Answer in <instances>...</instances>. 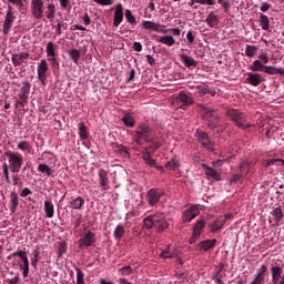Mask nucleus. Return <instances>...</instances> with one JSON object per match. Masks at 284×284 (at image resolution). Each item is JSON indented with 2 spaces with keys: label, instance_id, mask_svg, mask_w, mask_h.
<instances>
[{
  "label": "nucleus",
  "instance_id": "49",
  "mask_svg": "<svg viewBox=\"0 0 284 284\" xmlns=\"http://www.w3.org/2000/svg\"><path fill=\"white\" fill-rule=\"evenodd\" d=\"M69 55L74 63H79V59H81V51L77 49H72L69 51Z\"/></svg>",
  "mask_w": 284,
  "mask_h": 284
},
{
  "label": "nucleus",
  "instance_id": "6",
  "mask_svg": "<svg viewBox=\"0 0 284 284\" xmlns=\"http://www.w3.org/2000/svg\"><path fill=\"white\" fill-rule=\"evenodd\" d=\"M93 243H97V234L92 231H88L78 241L80 250H85L91 247Z\"/></svg>",
  "mask_w": 284,
  "mask_h": 284
},
{
  "label": "nucleus",
  "instance_id": "50",
  "mask_svg": "<svg viewBox=\"0 0 284 284\" xmlns=\"http://www.w3.org/2000/svg\"><path fill=\"white\" fill-rule=\"evenodd\" d=\"M47 57H57V51L54 50V43L52 41L47 43Z\"/></svg>",
  "mask_w": 284,
  "mask_h": 284
},
{
  "label": "nucleus",
  "instance_id": "46",
  "mask_svg": "<svg viewBox=\"0 0 284 284\" xmlns=\"http://www.w3.org/2000/svg\"><path fill=\"white\" fill-rule=\"evenodd\" d=\"M256 52H258V47L256 45H250L247 44L246 48H245V54L247 57H256Z\"/></svg>",
  "mask_w": 284,
  "mask_h": 284
},
{
  "label": "nucleus",
  "instance_id": "42",
  "mask_svg": "<svg viewBox=\"0 0 284 284\" xmlns=\"http://www.w3.org/2000/svg\"><path fill=\"white\" fill-rule=\"evenodd\" d=\"M122 123H124L126 128H134L136 122L134 121V118H132L130 114H124L122 118Z\"/></svg>",
  "mask_w": 284,
  "mask_h": 284
},
{
  "label": "nucleus",
  "instance_id": "30",
  "mask_svg": "<svg viewBox=\"0 0 284 284\" xmlns=\"http://www.w3.org/2000/svg\"><path fill=\"white\" fill-rule=\"evenodd\" d=\"M44 213L47 219H52L54 216V204L51 201L44 202Z\"/></svg>",
  "mask_w": 284,
  "mask_h": 284
},
{
  "label": "nucleus",
  "instance_id": "17",
  "mask_svg": "<svg viewBox=\"0 0 284 284\" xmlns=\"http://www.w3.org/2000/svg\"><path fill=\"white\" fill-rule=\"evenodd\" d=\"M30 58L29 52H21V53H13L11 57V62L13 63L14 68H19L26 59Z\"/></svg>",
  "mask_w": 284,
  "mask_h": 284
},
{
  "label": "nucleus",
  "instance_id": "21",
  "mask_svg": "<svg viewBox=\"0 0 284 284\" xmlns=\"http://www.w3.org/2000/svg\"><path fill=\"white\" fill-rule=\"evenodd\" d=\"M99 182L100 185L102 187V190H109L110 189V179L108 178V171H105L104 169H100L99 173Z\"/></svg>",
  "mask_w": 284,
  "mask_h": 284
},
{
  "label": "nucleus",
  "instance_id": "52",
  "mask_svg": "<svg viewBox=\"0 0 284 284\" xmlns=\"http://www.w3.org/2000/svg\"><path fill=\"white\" fill-rule=\"evenodd\" d=\"M180 165L181 164L179 163V160L172 159L165 164V168L168 170H176V168H179Z\"/></svg>",
  "mask_w": 284,
  "mask_h": 284
},
{
  "label": "nucleus",
  "instance_id": "25",
  "mask_svg": "<svg viewBox=\"0 0 284 284\" xmlns=\"http://www.w3.org/2000/svg\"><path fill=\"white\" fill-rule=\"evenodd\" d=\"M271 274H272V283L278 284V282L281 281V275L283 274V268L281 266H272Z\"/></svg>",
  "mask_w": 284,
  "mask_h": 284
},
{
  "label": "nucleus",
  "instance_id": "44",
  "mask_svg": "<svg viewBox=\"0 0 284 284\" xmlns=\"http://www.w3.org/2000/svg\"><path fill=\"white\" fill-rule=\"evenodd\" d=\"M17 148L21 151V152H30V150H32V145L30 144L29 141H20L17 145Z\"/></svg>",
  "mask_w": 284,
  "mask_h": 284
},
{
  "label": "nucleus",
  "instance_id": "16",
  "mask_svg": "<svg viewBox=\"0 0 284 284\" xmlns=\"http://www.w3.org/2000/svg\"><path fill=\"white\" fill-rule=\"evenodd\" d=\"M122 22H123V4L118 3L115 7L114 14H113L114 28H119V26H121Z\"/></svg>",
  "mask_w": 284,
  "mask_h": 284
},
{
  "label": "nucleus",
  "instance_id": "20",
  "mask_svg": "<svg viewBox=\"0 0 284 284\" xmlns=\"http://www.w3.org/2000/svg\"><path fill=\"white\" fill-rule=\"evenodd\" d=\"M200 252H210V250H214L216 247V239L213 240H204L197 244Z\"/></svg>",
  "mask_w": 284,
  "mask_h": 284
},
{
  "label": "nucleus",
  "instance_id": "53",
  "mask_svg": "<svg viewBox=\"0 0 284 284\" xmlns=\"http://www.w3.org/2000/svg\"><path fill=\"white\" fill-rule=\"evenodd\" d=\"M75 272H77V284H85V281H84L85 275L83 274L82 270L77 267Z\"/></svg>",
  "mask_w": 284,
  "mask_h": 284
},
{
  "label": "nucleus",
  "instance_id": "32",
  "mask_svg": "<svg viewBox=\"0 0 284 284\" xmlns=\"http://www.w3.org/2000/svg\"><path fill=\"white\" fill-rule=\"evenodd\" d=\"M265 68H267V65L261 63V60H255L250 67V70L252 72H265Z\"/></svg>",
  "mask_w": 284,
  "mask_h": 284
},
{
  "label": "nucleus",
  "instance_id": "8",
  "mask_svg": "<svg viewBox=\"0 0 284 284\" xmlns=\"http://www.w3.org/2000/svg\"><path fill=\"white\" fill-rule=\"evenodd\" d=\"M165 195L163 189H151L146 193V200L149 205H156L161 201V197Z\"/></svg>",
  "mask_w": 284,
  "mask_h": 284
},
{
  "label": "nucleus",
  "instance_id": "41",
  "mask_svg": "<svg viewBox=\"0 0 284 284\" xmlns=\"http://www.w3.org/2000/svg\"><path fill=\"white\" fill-rule=\"evenodd\" d=\"M85 203V200L83 197L78 196L71 202L72 210H81Z\"/></svg>",
  "mask_w": 284,
  "mask_h": 284
},
{
  "label": "nucleus",
  "instance_id": "3",
  "mask_svg": "<svg viewBox=\"0 0 284 284\" xmlns=\"http://www.w3.org/2000/svg\"><path fill=\"white\" fill-rule=\"evenodd\" d=\"M152 129L149 123L142 122L135 129V143L136 145H143L145 141H152Z\"/></svg>",
  "mask_w": 284,
  "mask_h": 284
},
{
  "label": "nucleus",
  "instance_id": "34",
  "mask_svg": "<svg viewBox=\"0 0 284 284\" xmlns=\"http://www.w3.org/2000/svg\"><path fill=\"white\" fill-rule=\"evenodd\" d=\"M159 43H163V45H169L172 48L176 43V40L172 36H163L159 39Z\"/></svg>",
  "mask_w": 284,
  "mask_h": 284
},
{
  "label": "nucleus",
  "instance_id": "23",
  "mask_svg": "<svg viewBox=\"0 0 284 284\" xmlns=\"http://www.w3.org/2000/svg\"><path fill=\"white\" fill-rule=\"evenodd\" d=\"M205 23L207 24L209 28H217L220 20H219V14L216 12L211 11L205 19Z\"/></svg>",
  "mask_w": 284,
  "mask_h": 284
},
{
  "label": "nucleus",
  "instance_id": "35",
  "mask_svg": "<svg viewBox=\"0 0 284 284\" xmlns=\"http://www.w3.org/2000/svg\"><path fill=\"white\" fill-rule=\"evenodd\" d=\"M38 172H41V174H47V176H52L54 174V170L50 168L48 164L40 163L38 165Z\"/></svg>",
  "mask_w": 284,
  "mask_h": 284
},
{
  "label": "nucleus",
  "instance_id": "33",
  "mask_svg": "<svg viewBox=\"0 0 284 284\" xmlns=\"http://www.w3.org/2000/svg\"><path fill=\"white\" fill-rule=\"evenodd\" d=\"M219 123H221L220 114L214 115L209 121H206V125H207V128H210V130H216V128H219Z\"/></svg>",
  "mask_w": 284,
  "mask_h": 284
},
{
  "label": "nucleus",
  "instance_id": "5",
  "mask_svg": "<svg viewBox=\"0 0 284 284\" xmlns=\"http://www.w3.org/2000/svg\"><path fill=\"white\" fill-rule=\"evenodd\" d=\"M195 136L204 150H207V152H214V142L205 131L196 130Z\"/></svg>",
  "mask_w": 284,
  "mask_h": 284
},
{
  "label": "nucleus",
  "instance_id": "11",
  "mask_svg": "<svg viewBox=\"0 0 284 284\" xmlns=\"http://www.w3.org/2000/svg\"><path fill=\"white\" fill-rule=\"evenodd\" d=\"M43 0H31V13L34 19H43Z\"/></svg>",
  "mask_w": 284,
  "mask_h": 284
},
{
  "label": "nucleus",
  "instance_id": "54",
  "mask_svg": "<svg viewBox=\"0 0 284 284\" xmlns=\"http://www.w3.org/2000/svg\"><path fill=\"white\" fill-rule=\"evenodd\" d=\"M68 252V244L65 242H61L58 250L59 257L63 256Z\"/></svg>",
  "mask_w": 284,
  "mask_h": 284
},
{
  "label": "nucleus",
  "instance_id": "27",
  "mask_svg": "<svg viewBox=\"0 0 284 284\" xmlns=\"http://www.w3.org/2000/svg\"><path fill=\"white\" fill-rule=\"evenodd\" d=\"M180 59L185 68H196V60L186 54H180Z\"/></svg>",
  "mask_w": 284,
  "mask_h": 284
},
{
  "label": "nucleus",
  "instance_id": "60",
  "mask_svg": "<svg viewBox=\"0 0 284 284\" xmlns=\"http://www.w3.org/2000/svg\"><path fill=\"white\" fill-rule=\"evenodd\" d=\"M243 176H245L243 173H235L231 178V183H237V181H241Z\"/></svg>",
  "mask_w": 284,
  "mask_h": 284
},
{
  "label": "nucleus",
  "instance_id": "40",
  "mask_svg": "<svg viewBox=\"0 0 284 284\" xmlns=\"http://www.w3.org/2000/svg\"><path fill=\"white\" fill-rule=\"evenodd\" d=\"M79 135L82 141L88 140V126H85V123L80 122L79 125Z\"/></svg>",
  "mask_w": 284,
  "mask_h": 284
},
{
  "label": "nucleus",
  "instance_id": "37",
  "mask_svg": "<svg viewBox=\"0 0 284 284\" xmlns=\"http://www.w3.org/2000/svg\"><path fill=\"white\" fill-rule=\"evenodd\" d=\"M258 23L262 30H270V18L267 16L261 13Z\"/></svg>",
  "mask_w": 284,
  "mask_h": 284
},
{
  "label": "nucleus",
  "instance_id": "13",
  "mask_svg": "<svg viewBox=\"0 0 284 284\" xmlns=\"http://www.w3.org/2000/svg\"><path fill=\"white\" fill-rule=\"evenodd\" d=\"M265 274H267V265L263 264L260 268H257L256 273L254 274V278L250 284H264Z\"/></svg>",
  "mask_w": 284,
  "mask_h": 284
},
{
  "label": "nucleus",
  "instance_id": "58",
  "mask_svg": "<svg viewBox=\"0 0 284 284\" xmlns=\"http://www.w3.org/2000/svg\"><path fill=\"white\" fill-rule=\"evenodd\" d=\"M196 3H200V6H215L216 0H196Z\"/></svg>",
  "mask_w": 284,
  "mask_h": 284
},
{
  "label": "nucleus",
  "instance_id": "55",
  "mask_svg": "<svg viewBox=\"0 0 284 284\" xmlns=\"http://www.w3.org/2000/svg\"><path fill=\"white\" fill-rule=\"evenodd\" d=\"M121 276H130L132 274V266L128 265L119 270Z\"/></svg>",
  "mask_w": 284,
  "mask_h": 284
},
{
  "label": "nucleus",
  "instance_id": "36",
  "mask_svg": "<svg viewBox=\"0 0 284 284\" xmlns=\"http://www.w3.org/2000/svg\"><path fill=\"white\" fill-rule=\"evenodd\" d=\"M125 234V227L123 225H118L113 231V236L115 241H121Z\"/></svg>",
  "mask_w": 284,
  "mask_h": 284
},
{
  "label": "nucleus",
  "instance_id": "7",
  "mask_svg": "<svg viewBox=\"0 0 284 284\" xmlns=\"http://www.w3.org/2000/svg\"><path fill=\"white\" fill-rule=\"evenodd\" d=\"M14 9L11 4H8L7 14L3 22V34H10V29L12 28V23H14Z\"/></svg>",
  "mask_w": 284,
  "mask_h": 284
},
{
  "label": "nucleus",
  "instance_id": "47",
  "mask_svg": "<svg viewBox=\"0 0 284 284\" xmlns=\"http://www.w3.org/2000/svg\"><path fill=\"white\" fill-rule=\"evenodd\" d=\"M2 174L4 176V181L8 185H10V168L8 166V163H3L2 165Z\"/></svg>",
  "mask_w": 284,
  "mask_h": 284
},
{
  "label": "nucleus",
  "instance_id": "59",
  "mask_svg": "<svg viewBox=\"0 0 284 284\" xmlns=\"http://www.w3.org/2000/svg\"><path fill=\"white\" fill-rule=\"evenodd\" d=\"M30 194H32V190H30V187H24L22 189V191L20 192V196L22 199H26V196H30Z\"/></svg>",
  "mask_w": 284,
  "mask_h": 284
},
{
  "label": "nucleus",
  "instance_id": "56",
  "mask_svg": "<svg viewBox=\"0 0 284 284\" xmlns=\"http://www.w3.org/2000/svg\"><path fill=\"white\" fill-rule=\"evenodd\" d=\"M162 258H174V253L170 248H165L161 252Z\"/></svg>",
  "mask_w": 284,
  "mask_h": 284
},
{
  "label": "nucleus",
  "instance_id": "2",
  "mask_svg": "<svg viewBox=\"0 0 284 284\" xmlns=\"http://www.w3.org/2000/svg\"><path fill=\"white\" fill-rule=\"evenodd\" d=\"M4 156L8 159V166L12 174H19L23 168V155L19 152L7 151Z\"/></svg>",
  "mask_w": 284,
  "mask_h": 284
},
{
  "label": "nucleus",
  "instance_id": "15",
  "mask_svg": "<svg viewBox=\"0 0 284 284\" xmlns=\"http://www.w3.org/2000/svg\"><path fill=\"white\" fill-rule=\"evenodd\" d=\"M142 28H144V30H153V32H162L164 34L168 32L166 30H163L165 26L152 21H143Z\"/></svg>",
  "mask_w": 284,
  "mask_h": 284
},
{
  "label": "nucleus",
  "instance_id": "12",
  "mask_svg": "<svg viewBox=\"0 0 284 284\" xmlns=\"http://www.w3.org/2000/svg\"><path fill=\"white\" fill-rule=\"evenodd\" d=\"M201 214L199 207L192 205L190 209H186L182 215V223H191L196 219V215Z\"/></svg>",
  "mask_w": 284,
  "mask_h": 284
},
{
  "label": "nucleus",
  "instance_id": "48",
  "mask_svg": "<svg viewBox=\"0 0 284 284\" xmlns=\"http://www.w3.org/2000/svg\"><path fill=\"white\" fill-rule=\"evenodd\" d=\"M115 152L124 156L125 159H130V152H128V149L123 144H118Z\"/></svg>",
  "mask_w": 284,
  "mask_h": 284
},
{
  "label": "nucleus",
  "instance_id": "29",
  "mask_svg": "<svg viewBox=\"0 0 284 284\" xmlns=\"http://www.w3.org/2000/svg\"><path fill=\"white\" fill-rule=\"evenodd\" d=\"M272 216H274L276 223H281L283 220V210H281V205L275 204L273 206V211L271 212Z\"/></svg>",
  "mask_w": 284,
  "mask_h": 284
},
{
  "label": "nucleus",
  "instance_id": "26",
  "mask_svg": "<svg viewBox=\"0 0 284 284\" xmlns=\"http://www.w3.org/2000/svg\"><path fill=\"white\" fill-rule=\"evenodd\" d=\"M178 103H182V106H185V105H192V103H194V101L186 93L180 92L178 95Z\"/></svg>",
  "mask_w": 284,
  "mask_h": 284
},
{
  "label": "nucleus",
  "instance_id": "57",
  "mask_svg": "<svg viewBox=\"0 0 284 284\" xmlns=\"http://www.w3.org/2000/svg\"><path fill=\"white\" fill-rule=\"evenodd\" d=\"M150 165V168H155V170H163V166L156 165V160L149 158V160L145 161Z\"/></svg>",
  "mask_w": 284,
  "mask_h": 284
},
{
  "label": "nucleus",
  "instance_id": "1",
  "mask_svg": "<svg viewBox=\"0 0 284 284\" xmlns=\"http://www.w3.org/2000/svg\"><path fill=\"white\" fill-rule=\"evenodd\" d=\"M143 223L146 230H152V227H154L155 232L160 234L162 232H165V230L170 227V220H168L165 217V214L163 213H155L152 215H148L146 217H144Z\"/></svg>",
  "mask_w": 284,
  "mask_h": 284
},
{
  "label": "nucleus",
  "instance_id": "63",
  "mask_svg": "<svg viewBox=\"0 0 284 284\" xmlns=\"http://www.w3.org/2000/svg\"><path fill=\"white\" fill-rule=\"evenodd\" d=\"M258 59L263 65H265L266 63H270V58L267 57V54H260Z\"/></svg>",
  "mask_w": 284,
  "mask_h": 284
},
{
  "label": "nucleus",
  "instance_id": "51",
  "mask_svg": "<svg viewBox=\"0 0 284 284\" xmlns=\"http://www.w3.org/2000/svg\"><path fill=\"white\" fill-rule=\"evenodd\" d=\"M210 227L212 233L223 230V225L219 219L215 220L212 224H210Z\"/></svg>",
  "mask_w": 284,
  "mask_h": 284
},
{
  "label": "nucleus",
  "instance_id": "4",
  "mask_svg": "<svg viewBox=\"0 0 284 284\" xmlns=\"http://www.w3.org/2000/svg\"><path fill=\"white\" fill-rule=\"evenodd\" d=\"M226 116H229V119L233 121V123L237 128H240V130H247V128L252 126V124L247 122V118H245V113L236 109H229L226 111Z\"/></svg>",
  "mask_w": 284,
  "mask_h": 284
},
{
  "label": "nucleus",
  "instance_id": "19",
  "mask_svg": "<svg viewBox=\"0 0 284 284\" xmlns=\"http://www.w3.org/2000/svg\"><path fill=\"white\" fill-rule=\"evenodd\" d=\"M30 88H32V84L27 81L20 89L18 97L21 101H23V103H28V98L30 97Z\"/></svg>",
  "mask_w": 284,
  "mask_h": 284
},
{
  "label": "nucleus",
  "instance_id": "45",
  "mask_svg": "<svg viewBox=\"0 0 284 284\" xmlns=\"http://www.w3.org/2000/svg\"><path fill=\"white\" fill-rule=\"evenodd\" d=\"M124 16H125L128 23H131V26H136V17H134V14H132V10L126 9Z\"/></svg>",
  "mask_w": 284,
  "mask_h": 284
},
{
  "label": "nucleus",
  "instance_id": "38",
  "mask_svg": "<svg viewBox=\"0 0 284 284\" xmlns=\"http://www.w3.org/2000/svg\"><path fill=\"white\" fill-rule=\"evenodd\" d=\"M272 165H284V160H282V159H271V160H265L263 162L264 168H272Z\"/></svg>",
  "mask_w": 284,
  "mask_h": 284
},
{
  "label": "nucleus",
  "instance_id": "24",
  "mask_svg": "<svg viewBox=\"0 0 284 284\" xmlns=\"http://www.w3.org/2000/svg\"><path fill=\"white\" fill-rule=\"evenodd\" d=\"M18 207H19V194H17V192L12 191L10 193V201H9L10 213L14 214V212H17Z\"/></svg>",
  "mask_w": 284,
  "mask_h": 284
},
{
  "label": "nucleus",
  "instance_id": "39",
  "mask_svg": "<svg viewBox=\"0 0 284 284\" xmlns=\"http://www.w3.org/2000/svg\"><path fill=\"white\" fill-rule=\"evenodd\" d=\"M266 74H271V75H274V74H284V68H276V67H268L266 65L265 68V71H264Z\"/></svg>",
  "mask_w": 284,
  "mask_h": 284
},
{
  "label": "nucleus",
  "instance_id": "31",
  "mask_svg": "<svg viewBox=\"0 0 284 284\" xmlns=\"http://www.w3.org/2000/svg\"><path fill=\"white\" fill-rule=\"evenodd\" d=\"M57 14V7L54 3H49L45 11V17L49 21H54V17Z\"/></svg>",
  "mask_w": 284,
  "mask_h": 284
},
{
  "label": "nucleus",
  "instance_id": "9",
  "mask_svg": "<svg viewBox=\"0 0 284 284\" xmlns=\"http://www.w3.org/2000/svg\"><path fill=\"white\" fill-rule=\"evenodd\" d=\"M204 229H205V220H203V219L197 220L193 227L192 236L190 239L191 245H194V243H196V241H199V239H201V234Z\"/></svg>",
  "mask_w": 284,
  "mask_h": 284
},
{
  "label": "nucleus",
  "instance_id": "28",
  "mask_svg": "<svg viewBox=\"0 0 284 284\" xmlns=\"http://www.w3.org/2000/svg\"><path fill=\"white\" fill-rule=\"evenodd\" d=\"M239 168L241 174H248L250 170H252V161L242 160Z\"/></svg>",
  "mask_w": 284,
  "mask_h": 284
},
{
  "label": "nucleus",
  "instance_id": "14",
  "mask_svg": "<svg viewBox=\"0 0 284 284\" xmlns=\"http://www.w3.org/2000/svg\"><path fill=\"white\" fill-rule=\"evenodd\" d=\"M200 108V112L202 113V119L204 121H209L211 119H213V116L219 115V111L214 110V109H210L207 106H205L204 104H199Z\"/></svg>",
  "mask_w": 284,
  "mask_h": 284
},
{
  "label": "nucleus",
  "instance_id": "10",
  "mask_svg": "<svg viewBox=\"0 0 284 284\" xmlns=\"http://www.w3.org/2000/svg\"><path fill=\"white\" fill-rule=\"evenodd\" d=\"M50 67L48 65V61L45 59L41 60L38 64V80L45 85V81H48V71Z\"/></svg>",
  "mask_w": 284,
  "mask_h": 284
},
{
  "label": "nucleus",
  "instance_id": "43",
  "mask_svg": "<svg viewBox=\"0 0 284 284\" xmlns=\"http://www.w3.org/2000/svg\"><path fill=\"white\" fill-rule=\"evenodd\" d=\"M144 143H150V149L153 150L154 152H156V150H159V148H161V145H163V143H161V141H156L154 139V135H151V140L145 141Z\"/></svg>",
  "mask_w": 284,
  "mask_h": 284
},
{
  "label": "nucleus",
  "instance_id": "22",
  "mask_svg": "<svg viewBox=\"0 0 284 284\" xmlns=\"http://www.w3.org/2000/svg\"><path fill=\"white\" fill-rule=\"evenodd\" d=\"M246 81H248L250 85H253L254 88H258L261 83H263V77H261L260 73H247Z\"/></svg>",
  "mask_w": 284,
  "mask_h": 284
},
{
  "label": "nucleus",
  "instance_id": "62",
  "mask_svg": "<svg viewBox=\"0 0 284 284\" xmlns=\"http://www.w3.org/2000/svg\"><path fill=\"white\" fill-rule=\"evenodd\" d=\"M63 22L58 21V24L55 27V32L58 37H61V34H63V29H62Z\"/></svg>",
  "mask_w": 284,
  "mask_h": 284
},
{
  "label": "nucleus",
  "instance_id": "61",
  "mask_svg": "<svg viewBox=\"0 0 284 284\" xmlns=\"http://www.w3.org/2000/svg\"><path fill=\"white\" fill-rule=\"evenodd\" d=\"M94 2L99 6H112V3H114V0H94Z\"/></svg>",
  "mask_w": 284,
  "mask_h": 284
},
{
  "label": "nucleus",
  "instance_id": "18",
  "mask_svg": "<svg viewBox=\"0 0 284 284\" xmlns=\"http://www.w3.org/2000/svg\"><path fill=\"white\" fill-rule=\"evenodd\" d=\"M203 168L209 181H221V173L219 171L207 164H203Z\"/></svg>",
  "mask_w": 284,
  "mask_h": 284
},
{
  "label": "nucleus",
  "instance_id": "64",
  "mask_svg": "<svg viewBox=\"0 0 284 284\" xmlns=\"http://www.w3.org/2000/svg\"><path fill=\"white\" fill-rule=\"evenodd\" d=\"M270 8H272V4H270L267 2H263L260 10H261V12H267V10H270Z\"/></svg>",
  "mask_w": 284,
  "mask_h": 284
}]
</instances>
